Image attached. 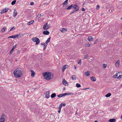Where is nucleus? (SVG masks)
<instances>
[{"label":"nucleus","mask_w":122,"mask_h":122,"mask_svg":"<svg viewBox=\"0 0 122 122\" xmlns=\"http://www.w3.org/2000/svg\"><path fill=\"white\" fill-rule=\"evenodd\" d=\"M43 76L46 80H49L53 78V75L51 72H46L43 74Z\"/></svg>","instance_id":"1"},{"label":"nucleus","mask_w":122,"mask_h":122,"mask_svg":"<svg viewBox=\"0 0 122 122\" xmlns=\"http://www.w3.org/2000/svg\"><path fill=\"white\" fill-rule=\"evenodd\" d=\"M14 73L15 76L17 78L20 77L23 74L21 71L18 69L15 70Z\"/></svg>","instance_id":"2"},{"label":"nucleus","mask_w":122,"mask_h":122,"mask_svg":"<svg viewBox=\"0 0 122 122\" xmlns=\"http://www.w3.org/2000/svg\"><path fill=\"white\" fill-rule=\"evenodd\" d=\"M32 41L34 42H36V45H38L40 43V41L39 39L36 37H34L32 38Z\"/></svg>","instance_id":"3"},{"label":"nucleus","mask_w":122,"mask_h":122,"mask_svg":"<svg viewBox=\"0 0 122 122\" xmlns=\"http://www.w3.org/2000/svg\"><path fill=\"white\" fill-rule=\"evenodd\" d=\"M48 23H45L43 27V28L45 30L48 29L50 27V24H47Z\"/></svg>","instance_id":"4"},{"label":"nucleus","mask_w":122,"mask_h":122,"mask_svg":"<svg viewBox=\"0 0 122 122\" xmlns=\"http://www.w3.org/2000/svg\"><path fill=\"white\" fill-rule=\"evenodd\" d=\"M5 117H6L5 115L4 114H2L0 118V122H4L5 120Z\"/></svg>","instance_id":"5"},{"label":"nucleus","mask_w":122,"mask_h":122,"mask_svg":"<svg viewBox=\"0 0 122 122\" xmlns=\"http://www.w3.org/2000/svg\"><path fill=\"white\" fill-rule=\"evenodd\" d=\"M119 73V72H117L116 74L113 76V77L114 78H121V76H122V75H119V76H118L117 75Z\"/></svg>","instance_id":"6"},{"label":"nucleus","mask_w":122,"mask_h":122,"mask_svg":"<svg viewBox=\"0 0 122 122\" xmlns=\"http://www.w3.org/2000/svg\"><path fill=\"white\" fill-rule=\"evenodd\" d=\"M8 8H5L2 9L0 12L1 14H3L5 12H7L8 10Z\"/></svg>","instance_id":"7"},{"label":"nucleus","mask_w":122,"mask_h":122,"mask_svg":"<svg viewBox=\"0 0 122 122\" xmlns=\"http://www.w3.org/2000/svg\"><path fill=\"white\" fill-rule=\"evenodd\" d=\"M62 83L65 86H68V84L67 81L64 79H63L62 81Z\"/></svg>","instance_id":"8"},{"label":"nucleus","mask_w":122,"mask_h":122,"mask_svg":"<svg viewBox=\"0 0 122 122\" xmlns=\"http://www.w3.org/2000/svg\"><path fill=\"white\" fill-rule=\"evenodd\" d=\"M88 40L89 41H94L93 38L92 36H89L87 38Z\"/></svg>","instance_id":"9"},{"label":"nucleus","mask_w":122,"mask_h":122,"mask_svg":"<svg viewBox=\"0 0 122 122\" xmlns=\"http://www.w3.org/2000/svg\"><path fill=\"white\" fill-rule=\"evenodd\" d=\"M50 91H48L47 92H46V93L45 95L46 97V98H48L49 97V94H50Z\"/></svg>","instance_id":"10"},{"label":"nucleus","mask_w":122,"mask_h":122,"mask_svg":"<svg viewBox=\"0 0 122 122\" xmlns=\"http://www.w3.org/2000/svg\"><path fill=\"white\" fill-rule=\"evenodd\" d=\"M43 33L45 35H48L50 33L48 30H46L43 31Z\"/></svg>","instance_id":"11"},{"label":"nucleus","mask_w":122,"mask_h":122,"mask_svg":"<svg viewBox=\"0 0 122 122\" xmlns=\"http://www.w3.org/2000/svg\"><path fill=\"white\" fill-rule=\"evenodd\" d=\"M73 4H72L71 5H70L68 6H66L65 7L66 9L67 10H69L71 9L73 7Z\"/></svg>","instance_id":"12"},{"label":"nucleus","mask_w":122,"mask_h":122,"mask_svg":"<svg viewBox=\"0 0 122 122\" xmlns=\"http://www.w3.org/2000/svg\"><path fill=\"white\" fill-rule=\"evenodd\" d=\"M23 35V34L22 33H20L16 35L17 38H20Z\"/></svg>","instance_id":"13"},{"label":"nucleus","mask_w":122,"mask_h":122,"mask_svg":"<svg viewBox=\"0 0 122 122\" xmlns=\"http://www.w3.org/2000/svg\"><path fill=\"white\" fill-rule=\"evenodd\" d=\"M16 45H15L12 48V49L11 51H10V54H12V53L13 52V50H14V49H15L16 48Z\"/></svg>","instance_id":"14"},{"label":"nucleus","mask_w":122,"mask_h":122,"mask_svg":"<svg viewBox=\"0 0 122 122\" xmlns=\"http://www.w3.org/2000/svg\"><path fill=\"white\" fill-rule=\"evenodd\" d=\"M67 29L66 28H63L60 29V30L62 33H64V32L67 31Z\"/></svg>","instance_id":"15"},{"label":"nucleus","mask_w":122,"mask_h":122,"mask_svg":"<svg viewBox=\"0 0 122 122\" xmlns=\"http://www.w3.org/2000/svg\"><path fill=\"white\" fill-rule=\"evenodd\" d=\"M14 11L13 13V16L14 17H15L17 15V12L16 11V9H14Z\"/></svg>","instance_id":"16"},{"label":"nucleus","mask_w":122,"mask_h":122,"mask_svg":"<svg viewBox=\"0 0 122 122\" xmlns=\"http://www.w3.org/2000/svg\"><path fill=\"white\" fill-rule=\"evenodd\" d=\"M31 72V76L32 77H34L35 75V72L32 70H30Z\"/></svg>","instance_id":"17"},{"label":"nucleus","mask_w":122,"mask_h":122,"mask_svg":"<svg viewBox=\"0 0 122 122\" xmlns=\"http://www.w3.org/2000/svg\"><path fill=\"white\" fill-rule=\"evenodd\" d=\"M91 80L93 81H95L96 80V78L94 76H92L91 77Z\"/></svg>","instance_id":"18"},{"label":"nucleus","mask_w":122,"mask_h":122,"mask_svg":"<svg viewBox=\"0 0 122 122\" xmlns=\"http://www.w3.org/2000/svg\"><path fill=\"white\" fill-rule=\"evenodd\" d=\"M68 67V66H67V65H66L64 66L62 68L63 71H64L65 70V69L66 68Z\"/></svg>","instance_id":"19"},{"label":"nucleus","mask_w":122,"mask_h":122,"mask_svg":"<svg viewBox=\"0 0 122 122\" xmlns=\"http://www.w3.org/2000/svg\"><path fill=\"white\" fill-rule=\"evenodd\" d=\"M116 121V120L115 118L110 119L109 120V121L110 122H115Z\"/></svg>","instance_id":"20"},{"label":"nucleus","mask_w":122,"mask_h":122,"mask_svg":"<svg viewBox=\"0 0 122 122\" xmlns=\"http://www.w3.org/2000/svg\"><path fill=\"white\" fill-rule=\"evenodd\" d=\"M51 39V37H49L47 39V40L45 42V43H46V44H47V45L48 43L50 42V40Z\"/></svg>","instance_id":"21"},{"label":"nucleus","mask_w":122,"mask_h":122,"mask_svg":"<svg viewBox=\"0 0 122 122\" xmlns=\"http://www.w3.org/2000/svg\"><path fill=\"white\" fill-rule=\"evenodd\" d=\"M56 96V94L55 93H53L51 95V97L52 98H53Z\"/></svg>","instance_id":"22"},{"label":"nucleus","mask_w":122,"mask_h":122,"mask_svg":"<svg viewBox=\"0 0 122 122\" xmlns=\"http://www.w3.org/2000/svg\"><path fill=\"white\" fill-rule=\"evenodd\" d=\"M68 1L66 0L62 4L63 6L64 7L65 5L67 4H68Z\"/></svg>","instance_id":"23"},{"label":"nucleus","mask_w":122,"mask_h":122,"mask_svg":"<svg viewBox=\"0 0 122 122\" xmlns=\"http://www.w3.org/2000/svg\"><path fill=\"white\" fill-rule=\"evenodd\" d=\"M8 38H11L13 39L17 38L16 35H13L10 36L8 37Z\"/></svg>","instance_id":"24"},{"label":"nucleus","mask_w":122,"mask_h":122,"mask_svg":"<svg viewBox=\"0 0 122 122\" xmlns=\"http://www.w3.org/2000/svg\"><path fill=\"white\" fill-rule=\"evenodd\" d=\"M34 22V21L33 20H31L29 22H28L27 23V25H30L31 24H32Z\"/></svg>","instance_id":"25"},{"label":"nucleus","mask_w":122,"mask_h":122,"mask_svg":"<svg viewBox=\"0 0 122 122\" xmlns=\"http://www.w3.org/2000/svg\"><path fill=\"white\" fill-rule=\"evenodd\" d=\"M111 95V94L110 93H109L105 95V96L107 97H110Z\"/></svg>","instance_id":"26"},{"label":"nucleus","mask_w":122,"mask_h":122,"mask_svg":"<svg viewBox=\"0 0 122 122\" xmlns=\"http://www.w3.org/2000/svg\"><path fill=\"white\" fill-rule=\"evenodd\" d=\"M85 73L86 76H89L90 75V74L89 73V72L88 71L86 72H85Z\"/></svg>","instance_id":"27"},{"label":"nucleus","mask_w":122,"mask_h":122,"mask_svg":"<svg viewBox=\"0 0 122 122\" xmlns=\"http://www.w3.org/2000/svg\"><path fill=\"white\" fill-rule=\"evenodd\" d=\"M16 2V0H14L11 3V4L12 5H15V2Z\"/></svg>","instance_id":"28"},{"label":"nucleus","mask_w":122,"mask_h":122,"mask_svg":"<svg viewBox=\"0 0 122 122\" xmlns=\"http://www.w3.org/2000/svg\"><path fill=\"white\" fill-rule=\"evenodd\" d=\"M62 94L63 97L65 96H66V95H69V94H68V92L64 93H62Z\"/></svg>","instance_id":"29"},{"label":"nucleus","mask_w":122,"mask_h":122,"mask_svg":"<svg viewBox=\"0 0 122 122\" xmlns=\"http://www.w3.org/2000/svg\"><path fill=\"white\" fill-rule=\"evenodd\" d=\"M76 86L78 88H79L81 86V85L80 84H79V83H77L76 84Z\"/></svg>","instance_id":"30"},{"label":"nucleus","mask_w":122,"mask_h":122,"mask_svg":"<svg viewBox=\"0 0 122 122\" xmlns=\"http://www.w3.org/2000/svg\"><path fill=\"white\" fill-rule=\"evenodd\" d=\"M72 79L73 80H75L76 79L75 76L74 75L72 76Z\"/></svg>","instance_id":"31"},{"label":"nucleus","mask_w":122,"mask_h":122,"mask_svg":"<svg viewBox=\"0 0 122 122\" xmlns=\"http://www.w3.org/2000/svg\"><path fill=\"white\" fill-rule=\"evenodd\" d=\"M15 29V27L14 26L12 28H11L10 30L9 31V32H10L11 31Z\"/></svg>","instance_id":"32"},{"label":"nucleus","mask_w":122,"mask_h":122,"mask_svg":"<svg viewBox=\"0 0 122 122\" xmlns=\"http://www.w3.org/2000/svg\"><path fill=\"white\" fill-rule=\"evenodd\" d=\"M120 62L119 61H118L116 63V66H118L119 65Z\"/></svg>","instance_id":"33"},{"label":"nucleus","mask_w":122,"mask_h":122,"mask_svg":"<svg viewBox=\"0 0 122 122\" xmlns=\"http://www.w3.org/2000/svg\"><path fill=\"white\" fill-rule=\"evenodd\" d=\"M76 10H73L70 13V14L71 15L75 11H76Z\"/></svg>","instance_id":"34"},{"label":"nucleus","mask_w":122,"mask_h":122,"mask_svg":"<svg viewBox=\"0 0 122 122\" xmlns=\"http://www.w3.org/2000/svg\"><path fill=\"white\" fill-rule=\"evenodd\" d=\"M41 16V14H39L37 15V17L38 18H39Z\"/></svg>","instance_id":"35"},{"label":"nucleus","mask_w":122,"mask_h":122,"mask_svg":"<svg viewBox=\"0 0 122 122\" xmlns=\"http://www.w3.org/2000/svg\"><path fill=\"white\" fill-rule=\"evenodd\" d=\"M85 46H90V44L89 43L86 44Z\"/></svg>","instance_id":"36"},{"label":"nucleus","mask_w":122,"mask_h":122,"mask_svg":"<svg viewBox=\"0 0 122 122\" xmlns=\"http://www.w3.org/2000/svg\"><path fill=\"white\" fill-rule=\"evenodd\" d=\"M63 97L62 94H61L57 96V97Z\"/></svg>","instance_id":"37"},{"label":"nucleus","mask_w":122,"mask_h":122,"mask_svg":"<svg viewBox=\"0 0 122 122\" xmlns=\"http://www.w3.org/2000/svg\"><path fill=\"white\" fill-rule=\"evenodd\" d=\"M76 6H77V5H74L73 6V7H72L74 9H76Z\"/></svg>","instance_id":"38"},{"label":"nucleus","mask_w":122,"mask_h":122,"mask_svg":"<svg viewBox=\"0 0 122 122\" xmlns=\"http://www.w3.org/2000/svg\"><path fill=\"white\" fill-rule=\"evenodd\" d=\"M62 107V105L61 104H60V105L59 107V110L60 109L61 110V108Z\"/></svg>","instance_id":"39"},{"label":"nucleus","mask_w":122,"mask_h":122,"mask_svg":"<svg viewBox=\"0 0 122 122\" xmlns=\"http://www.w3.org/2000/svg\"><path fill=\"white\" fill-rule=\"evenodd\" d=\"M88 55V54H87L83 58L84 59H86L87 58Z\"/></svg>","instance_id":"40"},{"label":"nucleus","mask_w":122,"mask_h":122,"mask_svg":"<svg viewBox=\"0 0 122 122\" xmlns=\"http://www.w3.org/2000/svg\"><path fill=\"white\" fill-rule=\"evenodd\" d=\"M47 45L46 44L45 45H44V47H43V50H45L46 49V46H47Z\"/></svg>","instance_id":"41"},{"label":"nucleus","mask_w":122,"mask_h":122,"mask_svg":"<svg viewBox=\"0 0 122 122\" xmlns=\"http://www.w3.org/2000/svg\"><path fill=\"white\" fill-rule=\"evenodd\" d=\"M98 41V39H96L94 43V44H95Z\"/></svg>","instance_id":"42"},{"label":"nucleus","mask_w":122,"mask_h":122,"mask_svg":"<svg viewBox=\"0 0 122 122\" xmlns=\"http://www.w3.org/2000/svg\"><path fill=\"white\" fill-rule=\"evenodd\" d=\"M5 28H3L1 30V31L3 32H4L5 31Z\"/></svg>","instance_id":"43"},{"label":"nucleus","mask_w":122,"mask_h":122,"mask_svg":"<svg viewBox=\"0 0 122 122\" xmlns=\"http://www.w3.org/2000/svg\"><path fill=\"white\" fill-rule=\"evenodd\" d=\"M107 66V65L106 64H104L103 65V67L104 68H106Z\"/></svg>","instance_id":"44"},{"label":"nucleus","mask_w":122,"mask_h":122,"mask_svg":"<svg viewBox=\"0 0 122 122\" xmlns=\"http://www.w3.org/2000/svg\"><path fill=\"white\" fill-rule=\"evenodd\" d=\"M100 7V6L99 5H97L96 6V9H98Z\"/></svg>","instance_id":"45"},{"label":"nucleus","mask_w":122,"mask_h":122,"mask_svg":"<svg viewBox=\"0 0 122 122\" xmlns=\"http://www.w3.org/2000/svg\"><path fill=\"white\" fill-rule=\"evenodd\" d=\"M61 104H62V106H63L64 107L66 106V104L65 103H61Z\"/></svg>","instance_id":"46"},{"label":"nucleus","mask_w":122,"mask_h":122,"mask_svg":"<svg viewBox=\"0 0 122 122\" xmlns=\"http://www.w3.org/2000/svg\"><path fill=\"white\" fill-rule=\"evenodd\" d=\"M81 60H79V61L78 62V63L80 65H81Z\"/></svg>","instance_id":"47"},{"label":"nucleus","mask_w":122,"mask_h":122,"mask_svg":"<svg viewBox=\"0 0 122 122\" xmlns=\"http://www.w3.org/2000/svg\"><path fill=\"white\" fill-rule=\"evenodd\" d=\"M34 3L33 2H30V4L31 5H34Z\"/></svg>","instance_id":"48"},{"label":"nucleus","mask_w":122,"mask_h":122,"mask_svg":"<svg viewBox=\"0 0 122 122\" xmlns=\"http://www.w3.org/2000/svg\"><path fill=\"white\" fill-rule=\"evenodd\" d=\"M41 45H43L44 46V45H46V43H42L41 44Z\"/></svg>","instance_id":"49"},{"label":"nucleus","mask_w":122,"mask_h":122,"mask_svg":"<svg viewBox=\"0 0 122 122\" xmlns=\"http://www.w3.org/2000/svg\"><path fill=\"white\" fill-rule=\"evenodd\" d=\"M68 94H69V95H74V94L72 93H68Z\"/></svg>","instance_id":"50"},{"label":"nucleus","mask_w":122,"mask_h":122,"mask_svg":"<svg viewBox=\"0 0 122 122\" xmlns=\"http://www.w3.org/2000/svg\"><path fill=\"white\" fill-rule=\"evenodd\" d=\"M89 87H88V88H84V89H83V90H86V89H89Z\"/></svg>","instance_id":"51"},{"label":"nucleus","mask_w":122,"mask_h":122,"mask_svg":"<svg viewBox=\"0 0 122 122\" xmlns=\"http://www.w3.org/2000/svg\"><path fill=\"white\" fill-rule=\"evenodd\" d=\"M85 10V9L83 8L82 9V11H84Z\"/></svg>","instance_id":"52"},{"label":"nucleus","mask_w":122,"mask_h":122,"mask_svg":"<svg viewBox=\"0 0 122 122\" xmlns=\"http://www.w3.org/2000/svg\"><path fill=\"white\" fill-rule=\"evenodd\" d=\"M75 10H76V11H78L79 10V9L78 8V9H75Z\"/></svg>","instance_id":"53"},{"label":"nucleus","mask_w":122,"mask_h":122,"mask_svg":"<svg viewBox=\"0 0 122 122\" xmlns=\"http://www.w3.org/2000/svg\"><path fill=\"white\" fill-rule=\"evenodd\" d=\"M61 111V110L60 109L58 111V112L59 113Z\"/></svg>","instance_id":"54"},{"label":"nucleus","mask_w":122,"mask_h":122,"mask_svg":"<svg viewBox=\"0 0 122 122\" xmlns=\"http://www.w3.org/2000/svg\"><path fill=\"white\" fill-rule=\"evenodd\" d=\"M30 110H32L33 111H35V110L34 109V110H33L32 109V108H31V109H30Z\"/></svg>","instance_id":"55"},{"label":"nucleus","mask_w":122,"mask_h":122,"mask_svg":"<svg viewBox=\"0 0 122 122\" xmlns=\"http://www.w3.org/2000/svg\"><path fill=\"white\" fill-rule=\"evenodd\" d=\"M76 9H78V8L79 9V7L77 5V6H76Z\"/></svg>","instance_id":"56"},{"label":"nucleus","mask_w":122,"mask_h":122,"mask_svg":"<svg viewBox=\"0 0 122 122\" xmlns=\"http://www.w3.org/2000/svg\"><path fill=\"white\" fill-rule=\"evenodd\" d=\"M74 69H76V67L75 66H74Z\"/></svg>","instance_id":"57"},{"label":"nucleus","mask_w":122,"mask_h":122,"mask_svg":"<svg viewBox=\"0 0 122 122\" xmlns=\"http://www.w3.org/2000/svg\"><path fill=\"white\" fill-rule=\"evenodd\" d=\"M120 118L121 119H122V114L121 116V117Z\"/></svg>","instance_id":"58"},{"label":"nucleus","mask_w":122,"mask_h":122,"mask_svg":"<svg viewBox=\"0 0 122 122\" xmlns=\"http://www.w3.org/2000/svg\"><path fill=\"white\" fill-rule=\"evenodd\" d=\"M65 90V87H64L63 88V90Z\"/></svg>","instance_id":"59"},{"label":"nucleus","mask_w":122,"mask_h":122,"mask_svg":"<svg viewBox=\"0 0 122 122\" xmlns=\"http://www.w3.org/2000/svg\"><path fill=\"white\" fill-rule=\"evenodd\" d=\"M85 3H86V2H84V3H83V5H84L85 4Z\"/></svg>","instance_id":"60"},{"label":"nucleus","mask_w":122,"mask_h":122,"mask_svg":"<svg viewBox=\"0 0 122 122\" xmlns=\"http://www.w3.org/2000/svg\"><path fill=\"white\" fill-rule=\"evenodd\" d=\"M98 122V121H97V120H96V121H95L94 122Z\"/></svg>","instance_id":"61"},{"label":"nucleus","mask_w":122,"mask_h":122,"mask_svg":"<svg viewBox=\"0 0 122 122\" xmlns=\"http://www.w3.org/2000/svg\"><path fill=\"white\" fill-rule=\"evenodd\" d=\"M10 11H11V9H10Z\"/></svg>","instance_id":"62"},{"label":"nucleus","mask_w":122,"mask_h":122,"mask_svg":"<svg viewBox=\"0 0 122 122\" xmlns=\"http://www.w3.org/2000/svg\"><path fill=\"white\" fill-rule=\"evenodd\" d=\"M76 114H78L77 113V112H76Z\"/></svg>","instance_id":"63"},{"label":"nucleus","mask_w":122,"mask_h":122,"mask_svg":"<svg viewBox=\"0 0 122 122\" xmlns=\"http://www.w3.org/2000/svg\"><path fill=\"white\" fill-rule=\"evenodd\" d=\"M121 86H122V84L121 85Z\"/></svg>","instance_id":"64"}]
</instances>
